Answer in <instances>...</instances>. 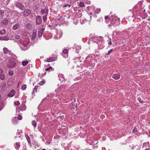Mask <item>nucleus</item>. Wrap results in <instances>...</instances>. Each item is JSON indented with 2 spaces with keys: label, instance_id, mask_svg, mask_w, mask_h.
Here are the masks:
<instances>
[{
  "label": "nucleus",
  "instance_id": "nucleus-17",
  "mask_svg": "<svg viewBox=\"0 0 150 150\" xmlns=\"http://www.w3.org/2000/svg\"><path fill=\"white\" fill-rule=\"evenodd\" d=\"M15 94V91L13 90H12L8 94V96L12 97L14 96Z\"/></svg>",
  "mask_w": 150,
  "mask_h": 150
},
{
  "label": "nucleus",
  "instance_id": "nucleus-15",
  "mask_svg": "<svg viewBox=\"0 0 150 150\" xmlns=\"http://www.w3.org/2000/svg\"><path fill=\"white\" fill-rule=\"evenodd\" d=\"M9 40V38L8 36H6L4 37H0V40Z\"/></svg>",
  "mask_w": 150,
  "mask_h": 150
},
{
  "label": "nucleus",
  "instance_id": "nucleus-34",
  "mask_svg": "<svg viewBox=\"0 0 150 150\" xmlns=\"http://www.w3.org/2000/svg\"><path fill=\"white\" fill-rule=\"evenodd\" d=\"M37 89H38V86H35L34 88V89L33 90V92H36L37 91Z\"/></svg>",
  "mask_w": 150,
  "mask_h": 150
},
{
  "label": "nucleus",
  "instance_id": "nucleus-7",
  "mask_svg": "<svg viewBox=\"0 0 150 150\" xmlns=\"http://www.w3.org/2000/svg\"><path fill=\"white\" fill-rule=\"evenodd\" d=\"M31 12V11L28 9H26L25 10L23 13V15L24 17L28 16Z\"/></svg>",
  "mask_w": 150,
  "mask_h": 150
},
{
  "label": "nucleus",
  "instance_id": "nucleus-22",
  "mask_svg": "<svg viewBox=\"0 0 150 150\" xmlns=\"http://www.w3.org/2000/svg\"><path fill=\"white\" fill-rule=\"evenodd\" d=\"M28 61L27 60H25L22 62V64L23 66H25L28 64Z\"/></svg>",
  "mask_w": 150,
  "mask_h": 150
},
{
  "label": "nucleus",
  "instance_id": "nucleus-31",
  "mask_svg": "<svg viewBox=\"0 0 150 150\" xmlns=\"http://www.w3.org/2000/svg\"><path fill=\"white\" fill-rule=\"evenodd\" d=\"M147 147V143L145 142L143 143L142 146V148H146Z\"/></svg>",
  "mask_w": 150,
  "mask_h": 150
},
{
  "label": "nucleus",
  "instance_id": "nucleus-54",
  "mask_svg": "<svg viewBox=\"0 0 150 150\" xmlns=\"http://www.w3.org/2000/svg\"><path fill=\"white\" fill-rule=\"evenodd\" d=\"M13 121H12L13 123V124H15V123H16V122H15V121H13Z\"/></svg>",
  "mask_w": 150,
  "mask_h": 150
},
{
  "label": "nucleus",
  "instance_id": "nucleus-25",
  "mask_svg": "<svg viewBox=\"0 0 150 150\" xmlns=\"http://www.w3.org/2000/svg\"><path fill=\"white\" fill-rule=\"evenodd\" d=\"M6 33V30L4 29H2L0 31V34L3 35Z\"/></svg>",
  "mask_w": 150,
  "mask_h": 150
},
{
  "label": "nucleus",
  "instance_id": "nucleus-39",
  "mask_svg": "<svg viewBox=\"0 0 150 150\" xmlns=\"http://www.w3.org/2000/svg\"><path fill=\"white\" fill-rule=\"evenodd\" d=\"M27 140L28 143L30 144V137L29 136L27 137Z\"/></svg>",
  "mask_w": 150,
  "mask_h": 150
},
{
  "label": "nucleus",
  "instance_id": "nucleus-59",
  "mask_svg": "<svg viewBox=\"0 0 150 150\" xmlns=\"http://www.w3.org/2000/svg\"><path fill=\"white\" fill-rule=\"evenodd\" d=\"M36 150H40V149H37Z\"/></svg>",
  "mask_w": 150,
  "mask_h": 150
},
{
  "label": "nucleus",
  "instance_id": "nucleus-40",
  "mask_svg": "<svg viewBox=\"0 0 150 150\" xmlns=\"http://www.w3.org/2000/svg\"><path fill=\"white\" fill-rule=\"evenodd\" d=\"M70 6H71V4H65V5H64V7H66L68 6L69 7H70Z\"/></svg>",
  "mask_w": 150,
  "mask_h": 150
},
{
  "label": "nucleus",
  "instance_id": "nucleus-44",
  "mask_svg": "<svg viewBox=\"0 0 150 150\" xmlns=\"http://www.w3.org/2000/svg\"><path fill=\"white\" fill-rule=\"evenodd\" d=\"M10 1V0H7L5 2V4L6 5H7Z\"/></svg>",
  "mask_w": 150,
  "mask_h": 150
},
{
  "label": "nucleus",
  "instance_id": "nucleus-14",
  "mask_svg": "<svg viewBox=\"0 0 150 150\" xmlns=\"http://www.w3.org/2000/svg\"><path fill=\"white\" fill-rule=\"evenodd\" d=\"M44 30V28H42L38 31V36L41 37L43 33Z\"/></svg>",
  "mask_w": 150,
  "mask_h": 150
},
{
  "label": "nucleus",
  "instance_id": "nucleus-18",
  "mask_svg": "<svg viewBox=\"0 0 150 150\" xmlns=\"http://www.w3.org/2000/svg\"><path fill=\"white\" fill-rule=\"evenodd\" d=\"M32 25L31 23H28L25 26V28L27 29L30 30L32 28Z\"/></svg>",
  "mask_w": 150,
  "mask_h": 150
},
{
  "label": "nucleus",
  "instance_id": "nucleus-1",
  "mask_svg": "<svg viewBox=\"0 0 150 150\" xmlns=\"http://www.w3.org/2000/svg\"><path fill=\"white\" fill-rule=\"evenodd\" d=\"M109 20L110 21V25H112L116 21H117V23L120 22V19L118 17L114 15L113 16H111L109 17Z\"/></svg>",
  "mask_w": 150,
  "mask_h": 150
},
{
  "label": "nucleus",
  "instance_id": "nucleus-23",
  "mask_svg": "<svg viewBox=\"0 0 150 150\" xmlns=\"http://www.w3.org/2000/svg\"><path fill=\"white\" fill-rule=\"evenodd\" d=\"M32 124L33 126L35 127V128L36 127L37 123L35 120H33L32 122Z\"/></svg>",
  "mask_w": 150,
  "mask_h": 150
},
{
  "label": "nucleus",
  "instance_id": "nucleus-3",
  "mask_svg": "<svg viewBox=\"0 0 150 150\" xmlns=\"http://www.w3.org/2000/svg\"><path fill=\"white\" fill-rule=\"evenodd\" d=\"M19 44L22 50L25 51L27 50V48L26 47L28 45V43L23 42L22 40H21L20 41Z\"/></svg>",
  "mask_w": 150,
  "mask_h": 150
},
{
  "label": "nucleus",
  "instance_id": "nucleus-13",
  "mask_svg": "<svg viewBox=\"0 0 150 150\" xmlns=\"http://www.w3.org/2000/svg\"><path fill=\"white\" fill-rule=\"evenodd\" d=\"M120 75L119 73L113 75L112 76V78L115 80H118L120 79Z\"/></svg>",
  "mask_w": 150,
  "mask_h": 150
},
{
  "label": "nucleus",
  "instance_id": "nucleus-4",
  "mask_svg": "<svg viewBox=\"0 0 150 150\" xmlns=\"http://www.w3.org/2000/svg\"><path fill=\"white\" fill-rule=\"evenodd\" d=\"M62 30H57L56 34L55 35L54 38L55 39H59L62 36Z\"/></svg>",
  "mask_w": 150,
  "mask_h": 150
},
{
  "label": "nucleus",
  "instance_id": "nucleus-12",
  "mask_svg": "<svg viewBox=\"0 0 150 150\" xmlns=\"http://www.w3.org/2000/svg\"><path fill=\"white\" fill-rule=\"evenodd\" d=\"M2 25H6L8 24V20L6 18H4L1 22Z\"/></svg>",
  "mask_w": 150,
  "mask_h": 150
},
{
  "label": "nucleus",
  "instance_id": "nucleus-20",
  "mask_svg": "<svg viewBox=\"0 0 150 150\" xmlns=\"http://www.w3.org/2000/svg\"><path fill=\"white\" fill-rule=\"evenodd\" d=\"M20 143L19 142H17L16 143V144L15 145V148L17 150H18L20 147Z\"/></svg>",
  "mask_w": 150,
  "mask_h": 150
},
{
  "label": "nucleus",
  "instance_id": "nucleus-29",
  "mask_svg": "<svg viewBox=\"0 0 150 150\" xmlns=\"http://www.w3.org/2000/svg\"><path fill=\"white\" fill-rule=\"evenodd\" d=\"M47 15H45L44 16L42 17V19L44 22L47 19Z\"/></svg>",
  "mask_w": 150,
  "mask_h": 150
},
{
  "label": "nucleus",
  "instance_id": "nucleus-36",
  "mask_svg": "<svg viewBox=\"0 0 150 150\" xmlns=\"http://www.w3.org/2000/svg\"><path fill=\"white\" fill-rule=\"evenodd\" d=\"M15 37V38L16 39H20L21 38L20 36H19V35H15V37Z\"/></svg>",
  "mask_w": 150,
  "mask_h": 150
},
{
  "label": "nucleus",
  "instance_id": "nucleus-11",
  "mask_svg": "<svg viewBox=\"0 0 150 150\" xmlns=\"http://www.w3.org/2000/svg\"><path fill=\"white\" fill-rule=\"evenodd\" d=\"M68 52V50L67 49H64L63 50L62 54L64 58H66L68 57V55L67 54Z\"/></svg>",
  "mask_w": 150,
  "mask_h": 150
},
{
  "label": "nucleus",
  "instance_id": "nucleus-27",
  "mask_svg": "<svg viewBox=\"0 0 150 150\" xmlns=\"http://www.w3.org/2000/svg\"><path fill=\"white\" fill-rule=\"evenodd\" d=\"M100 11V8H97L95 11V13L98 14Z\"/></svg>",
  "mask_w": 150,
  "mask_h": 150
},
{
  "label": "nucleus",
  "instance_id": "nucleus-45",
  "mask_svg": "<svg viewBox=\"0 0 150 150\" xmlns=\"http://www.w3.org/2000/svg\"><path fill=\"white\" fill-rule=\"evenodd\" d=\"M109 39L110 40V41H109V42L108 44H109L110 45H112V42H111V39H110V38H109Z\"/></svg>",
  "mask_w": 150,
  "mask_h": 150
},
{
  "label": "nucleus",
  "instance_id": "nucleus-5",
  "mask_svg": "<svg viewBox=\"0 0 150 150\" xmlns=\"http://www.w3.org/2000/svg\"><path fill=\"white\" fill-rule=\"evenodd\" d=\"M16 6L19 8L21 10H23L25 9V7L21 3L18 1H16L15 3Z\"/></svg>",
  "mask_w": 150,
  "mask_h": 150
},
{
  "label": "nucleus",
  "instance_id": "nucleus-21",
  "mask_svg": "<svg viewBox=\"0 0 150 150\" xmlns=\"http://www.w3.org/2000/svg\"><path fill=\"white\" fill-rule=\"evenodd\" d=\"M18 27L19 26L18 24H16L13 26L12 29L13 30H16L18 28Z\"/></svg>",
  "mask_w": 150,
  "mask_h": 150
},
{
  "label": "nucleus",
  "instance_id": "nucleus-51",
  "mask_svg": "<svg viewBox=\"0 0 150 150\" xmlns=\"http://www.w3.org/2000/svg\"><path fill=\"white\" fill-rule=\"evenodd\" d=\"M29 136L28 135L25 134V137H26V139H27V137Z\"/></svg>",
  "mask_w": 150,
  "mask_h": 150
},
{
  "label": "nucleus",
  "instance_id": "nucleus-19",
  "mask_svg": "<svg viewBox=\"0 0 150 150\" xmlns=\"http://www.w3.org/2000/svg\"><path fill=\"white\" fill-rule=\"evenodd\" d=\"M102 40V38L100 37H98L96 38V40L95 41H94L96 43V44H98L100 43V41Z\"/></svg>",
  "mask_w": 150,
  "mask_h": 150
},
{
  "label": "nucleus",
  "instance_id": "nucleus-50",
  "mask_svg": "<svg viewBox=\"0 0 150 150\" xmlns=\"http://www.w3.org/2000/svg\"><path fill=\"white\" fill-rule=\"evenodd\" d=\"M2 108V107L1 104L0 105V110Z\"/></svg>",
  "mask_w": 150,
  "mask_h": 150
},
{
  "label": "nucleus",
  "instance_id": "nucleus-16",
  "mask_svg": "<svg viewBox=\"0 0 150 150\" xmlns=\"http://www.w3.org/2000/svg\"><path fill=\"white\" fill-rule=\"evenodd\" d=\"M37 34L36 30H34L32 35V40H34Z\"/></svg>",
  "mask_w": 150,
  "mask_h": 150
},
{
  "label": "nucleus",
  "instance_id": "nucleus-9",
  "mask_svg": "<svg viewBox=\"0 0 150 150\" xmlns=\"http://www.w3.org/2000/svg\"><path fill=\"white\" fill-rule=\"evenodd\" d=\"M3 50L4 53L5 54H9V55H11L13 54V53L11 52V51L9 50L7 48L4 47Z\"/></svg>",
  "mask_w": 150,
  "mask_h": 150
},
{
  "label": "nucleus",
  "instance_id": "nucleus-28",
  "mask_svg": "<svg viewBox=\"0 0 150 150\" xmlns=\"http://www.w3.org/2000/svg\"><path fill=\"white\" fill-rule=\"evenodd\" d=\"M26 85L25 84L23 85L22 86L21 89L23 90H24L26 89Z\"/></svg>",
  "mask_w": 150,
  "mask_h": 150
},
{
  "label": "nucleus",
  "instance_id": "nucleus-53",
  "mask_svg": "<svg viewBox=\"0 0 150 150\" xmlns=\"http://www.w3.org/2000/svg\"><path fill=\"white\" fill-rule=\"evenodd\" d=\"M96 13H94L93 14L94 15H93V16L94 17H96V15L95 14Z\"/></svg>",
  "mask_w": 150,
  "mask_h": 150
},
{
  "label": "nucleus",
  "instance_id": "nucleus-57",
  "mask_svg": "<svg viewBox=\"0 0 150 150\" xmlns=\"http://www.w3.org/2000/svg\"><path fill=\"white\" fill-rule=\"evenodd\" d=\"M76 105H77L76 104ZM75 107H76V108H77V107H76V105H75Z\"/></svg>",
  "mask_w": 150,
  "mask_h": 150
},
{
  "label": "nucleus",
  "instance_id": "nucleus-2",
  "mask_svg": "<svg viewBox=\"0 0 150 150\" xmlns=\"http://www.w3.org/2000/svg\"><path fill=\"white\" fill-rule=\"evenodd\" d=\"M13 58L11 57L8 59V62L7 64V67L9 68H12L14 67L16 65V63L13 61Z\"/></svg>",
  "mask_w": 150,
  "mask_h": 150
},
{
  "label": "nucleus",
  "instance_id": "nucleus-8",
  "mask_svg": "<svg viewBox=\"0 0 150 150\" xmlns=\"http://www.w3.org/2000/svg\"><path fill=\"white\" fill-rule=\"evenodd\" d=\"M36 23L37 25L40 24L42 22L41 17L40 16H37L36 18Z\"/></svg>",
  "mask_w": 150,
  "mask_h": 150
},
{
  "label": "nucleus",
  "instance_id": "nucleus-37",
  "mask_svg": "<svg viewBox=\"0 0 150 150\" xmlns=\"http://www.w3.org/2000/svg\"><path fill=\"white\" fill-rule=\"evenodd\" d=\"M45 82V81L43 80L39 83V84L40 85H42L44 84Z\"/></svg>",
  "mask_w": 150,
  "mask_h": 150
},
{
  "label": "nucleus",
  "instance_id": "nucleus-49",
  "mask_svg": "<svg viewBox=\"0 0 150 150\" xmlns=\"http://www.w3.org/2000/svg\"><path fill=\"white\" fill-rule=\"evenodd\" d=\"M108 16H105V19L108 18Z\"/></svg>",
  "mask_w": 150,
  "mask_h": 150
},
{
  "label": "nucleus",
  "instance_id": "nucleus-56",
  "mask_svg": "<svg viewBox=\"0 0 150 150\" xmlns=\"http://www.w3.org/2000/svg\"><path fill=\"white\" fill-rule=\"evenodd\" d=\"M42 150H46L45 149H42Z\"/></svg>",
  "mask_w": 150,
  "mask_h": 150
},
{
  "label": "nucleus",
  "instance_id": "nucleus-60",
  "mask_svg": "<svg viewBox=\"0 0 150 150\" xmlns=\"http://www.w3.org/2000/svg\"><path fill=\"white\" fill-rule=\"evenodd\" d=\"M149 133H150V131H149Z\"/></svg>",
  "mask_w": 150,
  "mask_h": 150
},
{
  "label": "nucleus",
  "instance_id": "nucleus-58",
  "mask_svg": "<svg viewBox=\"0 0 150 150\" xmlns=\"http://www.w3.org/2000/svg\"><path fill=\"white\" fill-rule=\"evenodd\" d=\"M16 119V118L15 117V119Z\"/></svg>",
  "mask_w": 150,
  "mask_h": 150
},
{
  "label": "nucleus",
  "instance_id": "nucleus-26",
  "mask_svg": "<svg viewBox=\"0 0 150 150\" xmlns=\"http://www.w3.org/2000/svg\"><path fill=\"white\" fill-rule=\"evenodd\" d=\"M6 86V83H4L2 84L0 86V87L2 88H4Z\"/></svg>",
  "mask_w": 150,
  "mask_h": 150
},
{
  "label": "nucleus",
  "instance_id": "nucleus-43",
  "mask_svg": "<svg viewBox=\"0 0 150 150\" xmlns=\"http://www.w3.org/2000/svg\"><path fill=\"white\" fill-rule=\"evenodd\" d=\"M14 104L16 105H18L20 103L18 101H17L16 102H15Z\"/></svg>",
  "mask_w": 150,
  "mask_h": 150
},
{
  "label": "nucleus",
  "instance_id": "nucleus-35",
  "mask_svg": "<svg viewBox=\"0 0 150 150\" xmlns=\"http://www.w3.org/2000/svg\"><path fill=\"white\" fill-rule=\"evenodd\" d=\"M0 78L1 79V80H4V78H5V76H4V75L3 74H1L0 75Z\"/></svg>",
  "mask_w": 150,
  "mask_h": 150
},
{
  "label": "nucleus",
  "instance_id": "nucleus-46",
  "mask_svg": "<svg viewBox=\"0 0 150 150\" xmlns=\"http://www.w3.org/2000/svg\"><path fill=\"white\" fill-rule=\"evenodd\" d=\"M76 47V48L77 50L79 49V47L78 46H77V47H76V45H75L74 46V47Z\"/></svg>",
  "mask_w": 150,
  "mask_h": 150
},
{
  "label": "nucleus",
  "instance_id": "nucleus-10",
  "mask_svg": "<svg viewBox=\"0 0 150 150\" xmlns=\"http://www.w3.org/2000/svg\"><path fill=\"white\" fill-rule=\"evenodd\" d=\"M57 59V56L50 57L47 59L46 62H49L54 61L56 60Z\"/></svg>",
  "mask_w": 150,
  "mask_h": 150
},
{
  "label": "nucleus",
  "instance_id": "nucleus-24",
  "mask_svg": "<svg viewBox=\"0 0 150 150\" xmlns=\"http://www.w3.org/2000/svg\"><path fill=\"white\" fill-rule=\"evenodd\" d=\"M133 10L134 11H138L139 10V8H138V6L137 5H136L133 8Z\"/></svg>",
  "mask_w": 150,
  "mask_h": 150
},
{
  "label": "nucleus",
  "instance_id": "nucleus-55",
  "mask_svg": "<svg viewBox=\"0 0 150 150\" xmlns=\"http://www.w3.org/2000/svg\"><path fill=\"white\" fill-rule=\"evenodd\" d=\"M50 69H52V67H49Z\"/></svg>",
  "mask_w": 150,
  "mask_h": 150
},
{
  "label": "nucleus",
  "instance_id": "nucleus-32",
  "mask_svg": "<svg viewBox=\"0 0 150 150\" xmlns=\"http://www.w3.org/2000/svg\"><path fill=\"white\" fill-rule=\"evenodd\" d=\"M22 132L21 130H20V131L19 130H17V132L16 133V135H19Z\"/></svg>",
  "mask_w": 150,
  "mask_h": 150
},
{
  "label": "nucleus",
  "instance_id": "nucleus-6",
  "mask_svg": "<svg viewBox=\"0 0 150 150\" xmlns=\"http://www.w3.org/2000/svg\"><path fill=\"white\" fill-rule=\"evenodd\" d=\"M49 11L48 8L47 6H45L44 8L41 9L40 13L42 14H45L47 15Z\"/></svg>",
  "mask_w": 150,
  "mask_h": 150
},
{
  "label": "nucleus",
  "instance_id": "nucleus-48",
  "mask_svg": "<svg viewBox=\"0 0 150 150\" xmlns=\"http://www.w3.org/2000/svg\"><path fill=\"white\" fill-rule=\"evenodd\" d=\"M50 69L49 68H46L45 69V71H49V70H50Z\"/></svg>",
  "mask_w": 150,
  "mask_h": 150
},
{
  "label": "nucleus",
  "instance_id": "nucleus-30",
  "mask_svg": "<svg viewBox=\"0 0 150 150\" xmlns=\"http://www.w3.org/2000/svg\"><path fill=\"white\" fill-rule=\"evenodd\" d=\"M79 5V6L81 7H83L84 6H85L83 2H80Z\"/></svg>",
  "mask_w": 150,
  "mask_h": 150
},
{
  "label": "nucleus",
  "instance_id": "nucleus-33",
  "mask_svg": "<svg viewBox=\"0 0 150 150\" xmlns=\"http://www.w3.org/2000/svg\"><path fill=\"white\" fill-rule=\"evenodd\" d=\"M112 49H111L110 50H109L108 53L106 54V55H108L109 54H110L112 52Z\"/></svg>",
  "mask_w": 150,
  "mask_h": 150
},
{
  "label": "nucleus",
  "instance_id": "nucleus-38",
  "mask_svg": "<svg viewBox=\"0 0 150 150\" xmlns=\"http://www.w3.org/2000/svg\"><path fill=\"white\" fill-rule=\"evenodd\" d=\"M22 116L21 115H19L18 117V120H21L22 119Z\"/></svg>",
  "mask_w": 150,
  "mask_h": 150
},
{
  "label": "nucleus",
  "instance_id": "nucleus-42",
  "mask_svg": "<svg viewBox=\"0 0 150 150\" xmlns=\"http://www.w3.org/2000/svg\"><path fill=\"white\" fill-rule=\"evenodd\" d=\"M13 73L12 71H10L9 72V74L10 76H12L13 75Z\"/></svg>",
  "mask_w": 150,
  "mask_h": 150
},
{
  "label": "nucleus",
  "instance_id": "nucleus-41",
  "mask_svg": "<svg viewBox=\"0 0 150 150\" xmlns=\"http://www.w3.org/2000/svg\"><path fill=\"white\" fill-rule=\"evenodd\" d=\"M137 131V129L136 127H135L132 130V132H136Z\"/></svg>",
  "mask_w": 150,
  "mask_h": 150
},
{
  "label": "nucleus",
  "instance_id": "nucleus-47",
  "mask_svg": "<svg viewBox=\"0 0 150 150\" xmlns=\"http://www.w3.org/2000/svg\"><path fill=\"white\" fill-rule=\"evenodd\" d=\"M139 101L141 103H143V101L141 99H139Z\"/></svg>",
  "mask_w": 150,
  "mask_h": 150
},
{
  "label": "nucleus",
  "instance_id": "nucleus-52",
  "mask_svg": "<svg viewBox=\"0 0 150 150\" xmlns=\"http://www.w3.org/2000/svg\"><path fill=\"white\" fill-rule=\"evenodd\" d=\"M3 72V71L1 69L0 70V73H1Z\"/></svg>",
  "mask_w": 150,
  "mask_h": 150
}]
</instances>
